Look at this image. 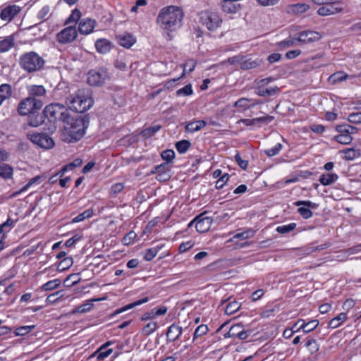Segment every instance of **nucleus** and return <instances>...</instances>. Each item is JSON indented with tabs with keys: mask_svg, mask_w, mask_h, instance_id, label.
I'll return each mask as SVG.
<instances>
[{
	"mask_svg": "<svg viewBox=\"0 0 361 361\" xmlns=\"http://www.w3.org/2000/svg\"><path fill=\"white\" fill-rule=\"evenodd\" d=\"M182 333H183L182 327L179 326L175 324H172L168 328V330L166 332L167 340L169 341H175L179 338V337L180 336Z\"/></svg>",
	"mask_w": 361,
	"mask_h": 361,
	"instance_id": "19",
	"label": "nucleus"
},
{
	"mask_svg": "<svg viewBox=\"0 0 361 361\" xmlns=\"http://www.w3.org/2000/svg\"><path fill=\"white\" fill-rule=\"evenodd\" d=\"M20 8L17 5H10L1 10V20L11 21L20 12Z\"/></svg>",
	"mask_w": 361,
	"mask_h": 361,
	"instance_id": "16",
	"label": "nucleus"
},
{
	"mask_svg": "<svg viewBox=\"0 0 361 361\" xmlns=\"http://www.w3.org/2000/svg\"><path fill=\"white\" fill-rule=\"evenodd\" d=\"M93 103L89 90L85 89H79L66 99V104L68 110L71 109L78 113L87 111L92 106Z\"/></svg>",
	"mask_w": 361,
	"mask_h": 361,
	"instance_id": "3",
	"label": "nucleus"
},
{
	"mask_svg": "<svg viewBox=\"0 0 361 361\" xmlns=\"http://www.w3.org/2000/svg\"><path fill=\"white\" fill-rule=\"evenodd\" d=\"M175 156V152L172 149H166L161 153V157L165 161L164 163H168V164L173 162Z\"/></svg>",
	"mask_w": 361,
	"mask_h": 361,
	"instance_id": "39",
	"label": "nucleus"
},
{
	"mask_svg": "<svg viewBox=\"0 0 361 361\" xmlns=\"http://www.w3.org/2000/svg\"><path fill=\"white\" fill-rule=\"evenodd\" d=\"M346 319L347 314L344 312H341L329 322V326L333 329L337 328Z\"/></svg>",
	"mask_w": 361,
	"mask_h": 361,
	"instance_id": "31",
	"label": "nucleus"
},
{
	"mask_svg": "<svg viewBox=\"0 0 361 361\" xmlns=\"http://www.w3.org/2000/svg\"><path fill=\"white\" fill-rule=\"evenodd\" d=\"M12 94V87L8 84H1V103L9 99Z\"/></svg>",
	"mask_w": 361,
	"mask_h": 361,
	"instance_id": "42",
	"label": "nucleus"
},
{
	"mask_svg": "<svg viewBox=\"0 0 361 361\" xmlns=\"http://www.w3.org/2000/svg\"><path fill=\"white\" fill-rule=\"evenodd\" d=\"M280 89L275 86L270 88H264L262 85H258L257 88V94L261 97L273 96L278 94Z\"/></svg>",
	"mask_w": 361,
	"mask_h": 361,
	"instance_id": "24",
	"label": "nucleus"
},
{
	"mask_svg": "<svg viewBox=\"0 0 361 361\" xmlns=\"http://www.w3.org/2000/svg\"><path fill=\"white\" fill-rule=\"evenodd\" d=\"M148 300H149L148 298H143L142 300H137V301H135L134 302L128 304V305H126V306H124V307H121L120 309L116 310L113 314H111V317H113L114 315H116L118 314H120L121 312H123L125 311L130 310V309H132V308H133V307H135L136 306H138V305H142L143 303H145Z\"/></svg>",
	"mask_w": 361,
	"mask_h": 361,
	"instance_id": "26",
	"label": "nucleus"
},
{
	"mask_svg": "<svg viewBox=\"0 0 361 361\" xmlns=\"http://www.w3.org/2000/svg\"><path fill=\"white\" fill-rule=\"evenodd\" d=\"M274 117L271 116H267L259 118H255L253 119H249V118H245V119H240L237 123L240 125L243 124L246 126H259V124L263 123L264 124L269 123L271 121H273Z\"/></svg>",
	"mask_w": 361,
	"mask_h": 361,
	"instance_id": "15",
	"label": "nucleus"
},
{
	"mask_svg": "<svg viewBox=\"0 0 361 361\" xmlns=\"http://www.w3.org/2000/svg\"><path fill=\"white\" fill-rule=\"evenodd\" d=\"M15 45V41L13 35L6 37L1 40V52L7 51Z\"/></svg>",
	"mask_w": 361,
	"mask_h": 361,
	"instance_id": "35",
	"label": "nucleus"
},
{
	"mask_svg": "<svg viewBox=\"0 0 361 361\" xmlns=\"http://www.w3.org/2000/svg\"><path fill=\"white\" fill-rule=\"evenodd\" d=\"M206 126V122L202 120L195 121L189 123L185 126V130L187 133H194L200 130Z\"/></svg>",
	"mask_w": 361,
	"mask_h": 361,
	"instance_id": "28",
	"label": "nucleus"
},
{
	"mask_svg": "<svg viewBox=\"0 0 361 361\" xmlns=\"http://www.w3.org/2000/svg\"><path fill=\"white\" fill-rule=\"evenodd\" d=\"M96 25V21L91 18H84L80 20L78 26V30L81 34L87 35L93 31Z\"/></svg>",
	"mask_w": 361,
	"mask_h": 361,
	"instance_id": "17",
	"label": "nucleus"
},
{
	"mask_svg": "<svg viewBox=\"0 0 361 361\" xmlns=\"http://www.w3.org/2000/svg\"><path fill=\"white\" fill-rule=\"evenodd\" d=\"M161 126L160 125H155L151 127H148L141 131L138 135H153L161 128Z\"/></svg>",
	"mask_w": 361,
	"mask_h": 361,
	"instance_id": "50",
	"label": "nucleus"
},
{
	"mask_svg": "<svg viewBox=\"0 0 361 361\" xmlns=\"http://www.w3.org/2000/svg\"><path fill=\"white\" fill-rule=\"evenodd\" d=\"M111 344V341H108L104 345H102L94 354H92L90 357H97V360L99 361L103 360L108 356H109L113 350L111 348H106L107 346Z\"/></svg>",
	"mask_w": 361,
	"mask_h": 361,
	"instance_id": "18",
	"label": "nucleus"
},
{
	"mask_svg": "<svg viewBox=\"0 0 361 361\" xmlns=\"http://www.w3.org/2000/svg\"><path fill=\"white\" fill-rule=\"evenodd\" d=\"M199 23L209 30L213 31L220 27L222 19L219 13L207 10L199 13Z\"/></svg>",
	"mask_w": 361,
	"mask_h": 361,
	"instance_id": "6",
	"label": "nucleus"
},
{
	"mask_svg": "<svg viewBox=\"0 0 361 361\" xmlns=\"http://www.w3.org/2000/svg\"><path fill=\"white\" fill-rule=\"evenodd\" d=\"M195 221H196V230L199 233L208 231L213 221L211 217L204 216V214H201L196 216Z\"/></svg>",
	"mask_w": 361,
	"mask_h": 361,
	"instance_id": "12",
	"label": "nucleus"
},
{
	"mask_svg": "<svg viewBox=\"0 0 361 361\" xmlns=\"http://www.w3.org/2000/svg\"><path fill=\"white\" fill-rule=\"evenodd\" d=\"M43 114L45 118H47L50 123V126L48 128V132L47 133H38L33 135H49V134H53L56 129V123L57 121H64L70 119V112L66 106L59 103H51L47 105L44 111Z\"/></svg>",
	"mask_w": 361,
	"mask_h": 361,
	"instance_id": "1",
	"label": "nucleus"
},
{
	"mask_svg": "<svg viewBox=\"0 0 361 361\" xmlns=\"http://www.w3.org/2000/svg\"><path fill=\"white\" fill-rule=\"evenodd\" d=\"M341 8H336L333 4L329 3L324 6L320 7L317 10V13L321 16H326L337 13L341 11Z\"/></svg>",
	"mask_w": 361,
	"mask_h": 361,
	"instance_id": "22",
	"label": "nucleus"
},
{
	"mask_svg": "<svg viewBox=\"0 0 361 361\" xmlns=\"http://www.w3.org/2000/svg\"><path fill=\"white\" fill-rule=\"evenodd\" d=\"M250 99L247 98H240L238 101H236L234 104L235 107L241 108L243 110L249 109L251 107V106L249 104Z\"/></svg>",
	"mask_w": 361,
	"mask_h": 361,
	"instance_id": "52",
	"label": "nucleus"
},
{
	"mask_svg": "<svg viewBox=\"0 0 361 361\" xmlns=\"http://www.w3.org/2000/svg\"><path fill=\"white\" fill-rule=\"evenodd\" d=\"M193 93L192 85L190 84L186 85L185 87L178 90L176 92L178 97L180 96H190Z\"/></svg>",
	"mask_w": 361,
	"mask_h": 361,
	"instance_id": "49",
	"label": "nucleus"
},
{
	"mask_svg": "<svg viewBox=\"0 0 361 361\" xmlns=\"http://www.w3.org/2000/svg\"><path fill=\"white\" fill-rule=\"evenodd\" d=\"M93 216V209H88L72 219V223H78Z\"/></svg>",
	"mask_w": 361,
	"mask_h": 361,
	"instance_id": "37",
	"label": "nucleus"
},
{
	"mask_svg": "<svg viewBox=\"0 0 361 361\" xmlns=\"http://www.w3.org/2000/svg\"><path fill=\"white\" fill-rule=\"evenodd\" d=\"M348 120L352 123H361V111L350 114Z\"/></svg>",
	"mask_w": 361,
	"mask_h": 361,
	"instance_id": "64",
	"label": "nucleus"
},
{
	"mask_svg": "<svg viewBox=\"0 0 361 361\" xmlns=\"http://www.w3.org/2000/svg\"><path fill=\"white\" fill-rule=\"evenodd\" d=\"M13 173V168L7 164H1V178L5 180H11V183H13L12 180V176Z\"/></svg>",
	"mask_w": 361,
	"mask_h": 361,
	"instance_id": "30",
	"label": "nucleus"
},
{
	"mask_svg": "<svg viewBox=\"0 0 361 361\" xmlns=\"http://www.w3.org/2000/svg\"><path fill=\"white\" fill-rule=\"evenodd\" d=\"M319 325V321L318 320H312L310 321L307 323H305V333H309L312 331H313L314 329L317 327Z\"/></svg>",
	"mask_w": 361,
	"mask_h": 361,
	"instance_id": "61",
	"label": "nucleus"
},
{
	"mask_svg": "<svg viewBox=\"0 0 361 361\" xmlns=\"http://www.w3.org/2000/svg\"><path fill=\"white\" fill-rule=\"evenodd\" d=\"M110 78L105 69L90 70L87 73V83L92 86H102Z\"/></svg>",
	"mask_w": 361,
	"mask_h": 361,
	"instance_id": "8",
	"label": "nucleus"
},
{
	"mask_svg": "<svg viewBox=\"0 0 361 361\" xmlns=\"http://www.w3.org/2000/svg\"><path fill=\"white\" fill-rule=\"evenodd\" d=\"M65 129L68 132L69 135H81L85 133V129L89 125V119L87 116L73 118L70 115V119L64 121Z\"/></svg>",
	"mask_w": 361,
	"mask_h": 361,
	"instance_id": "5",
	"label": "nucleus"
},
{
	"mask_svg": "<svg viewBox=\"0 0 361 361\" xmlns=\"http://www.w3.org/2000/svg\"><path fill=\"white\" fill-rule=\"evenodd\" d=\"M183 18L182 10L179 7L171 6L161 10L157 21L161 28L173 31L181 26Z\"/></svg>",
	"mask_w": 361,
	"mask_h": 361,
	"instance_id": "2",
	"label": "nucleus"
},
{
	"mask_svg": "<svg viewBox=\"0 0 361 361\" xmlns=\"http://www.w3.org/2000/svg\"><path fill=\"white\" fill-rule=\"evenodd\" d=\"M97 51L100 54H106L111 49V43L106 39H99L95 42Z\"/></svg>",
	"mask_w": 361,
	"mask_h": 361,
	"instance_id": "23",
	"label": "nucleus"
},
{
	"mask_svg": "<svg viewBox=\"0 0 361 361\" xmlns=\"http://www.w3.org/2000/svg\"><path fill=\"white\" fill-rule=\"evenodd\" d=\"M157 329V323L155 322H151L147 324L142 329V334L147 336L152 334Z\"/></svg>",
	"mask_w": 361,
	"mask_h": 361,
	"instance_id": "44",
	"label": "nucleus"
},
{
	"mask_svg": "<svg viewBox=\"0 0 361 361\" xmlns=\"http://www.w3.org/2000/svg\"><path fill=\"white\" fill-rule=\"evenodd\" d=\"M235 160L242 169L245 170L247 168L248 161L247 160H243L238 152H237L236 154L235 155Z\"/></svg>",
	"mask_w": 361,
	"mask_h": 361,
	"instance_id": "63",
	"label": "nucleus"
},
{
	"mask_svg": "<svg viewBox=\"0 0 361 361\" xmlns=\"http://www.w3.org/2000/svg\"><path fill=\"white\" fill-rule=\"evenodd\" d=\"M40 180H41L40 176H35V177L31 178L29 180V182L23 188H21L20 190L14 192L12 195H11L9 196V197H13L17 196L18 195L20 194L22 192L25 191L32 185L37 183H39Z\"/></svg>",
	"mask_w": 361,
	"mask_h": 361,
	"instance_id": "38",
	"label": "nucleus"
},
{
	"mask_svg": "<svg viewBox=\"0 0 361 361\" xmlns=\"http://www.w3.org/2000/svg\"><path fill=\"white\" fill-rule=\"evenodd\" d=\"M241 69L249 70L258 66V63L255 61H252L250 59L242 61L240 63Z\"/></svg>",
	"mask_w": 361,
	"mask_h": 361,
	"instance_id": "45",
	"label": "nucleus"
},
{
	"mask_svg": "<svg viewBox=\"0 0 361 361\" xmlns=\"http://www.w3.org/2000/svg\"><path fill=\"white\" fill-rule=\"evenodd\" d=\"M46 90L42 85H32L29 89L30 97H41L44 95Z\"/></svg>",
	"mask_w": 361,
	"mask_h": 361,
	"instance_id": "32",
	"label": "nucleus"
},
{
	"mask_svg": "<svg viewBox=\"0 0 361 361\" xmlns=\"http://www.w3.org/2000/svg\"><path fill=\"white\" fill-rule=\"evenodd\" d=\"M306 347L308 348L311 354H314L319 350V345L315 339H310L306 343Z\"/></svg>",
	"mask_w": 361,
	"mask_h": 361,
	"instance_id": "56",
	"label": "nucleus"
},
{
	"mask_svg": "<svg viewBox=\"0 0 361 361\" xmlns=\"http://www.w3.org/2000/svg\"><path fill=\"white\" fill-rule=\"evenodd\" d=\"M233 0H222L221 6L222 11L226 13H235L240 10V5L235 4Z\"/></svg>",
	"mask_w": 361,
	"mask_h": 361,
	"instance_id": "20",
	"label": "nucleus"
},
{
	"mask_svg": "<svg viewBox=\"0 0 361 361\" xmlns=\"http://www.w3.org/2000/svg\"><path fill=\"white\" fill-rule=\"evenodd\" d=\"M78 32L75 26H68L56 35V39L60 44L73 42L77 37Z\"/></svg>",
	"mask_w": 361,
	"mask_h": 361,
	"instance_id": "9",
	"label": "nucleus"
},
{
	"mask_svg": "<svg viewBox=\"0 0 361 361\" xmlns=\"http://www.w3.org/2000/svg\"><path fill=\"white\" fill-rule=\"evenodd\" d=\"M208 327L207 325L201 324L195 329L193 334V340L197 339L199 337H201L205 335L208 332Z\"/></svg>",
	"mask_w": 361,
	"mask_h": 361,
	"instance_id": "48",
	"label": "nucleus"
},
{
	"mask_svg": "<svg viewBox=\"0 0 361 361\" xmlns=\"http://www.w3.org/2000/svg\"><path fill=\"white\" fill-rule=\"evenodd\" d=\"M60 284L61 281L59 279H54L44 283L42 286V288L45 291L51 290L53 289L58 288L60 286Z\"/></svg>",
	"mask_w": 361,
	"mask_h": 361,
	"instance_id": "46",
	"label": "nucleus"
},
{
	"mask_svg": "<svg viewBox=\"0 0 361 361\" xmlns=\"http://www.w3.org/2000/svg\"><path fill=\"white\" fill-rule=\"evenodd\" d=\"M175 147L180 154H184L191 147V143L188 140H182L180 141L176 142Z\"/></svg>",
	"mask_w": 361,
	"mask_h": 361,
	"instance_id": "33",
	"label": "nucleus"
},
{
	"mask_svg": "<svg viewBox=\"0 0 361 361\" xmlns=\"http://www.w3.org/2000/svg\"><path fill=\"white\" fill-rule=\"evenodd\" d=\"M228 178L229 176L228 173H225L223 176H221L216 182V188L217 189L222 188L228 181Z\"/></svg>",
	"mask_w": 361,
	"mask_h": 361,
	"instance_id": "62",
	"label": "nucleus"
},
{
	"mask_svg": "<svg viewBox=\"0 0 361 361\" xmlns=\"http://www.w3.org/2000/svg\"><path fill=\"white\" fill-rule=\"evenodd\" d=\"M281 149H282V144L278 143L275 147L265 149L264 153L268 157H273V156L279 154Z\"/></svg>",
	"mask_w": 361,
	"mask_h": 361,
	"instance_id": "57",
	"label": "nucleus"
},
{
	"mask_svg": "<svg viewBox=\"0 0 361 361\" xmlns=\"http://www.w3.org/2000/svg\"><path fill=\"white\" fill-rule=\"evenodd\" d=\"M295 204L298 207L305 206L306 207H299L298 209V212L304 218L309 219L312 216V212L310 209V208H316L317 204L312 202L310 200L306 201H298L295 203Z\"/></svg>",
	"mask_w": 361,
	"mask_h": 361,
	"instance_id": "13",
	"label": "nucleus"
},
{
	"mask_svg": "<svg viewBox=\"0 0 361 361\" xmlns=\"http://www.w3.org/2000/svg\"><path fill=\"white\" fill-rule=\"evenodd\" d=\"M19 63L23 70L31 73L39 71L44 66V61L36 52L30 51L20 56Z\"/></svg>",
	"mask_w": 361,
	"mask_h": 361,
	"instance_id": "4",
	"label": "nucleus"
},
{
	"mask_svg": "<svg viewBox=\"0 0 361 361\" xmlns=\"http://www.w3.org/2000/svg\"><path fill=\"white\" fill-rule=\"evenodd\" d=\"M240 307V304L237 301H233L227 305L225 309V313L231 315L236 312Z\"/></svg>",
	"mask_w": 361,
	"mask_h": 361,
	"instance_id": "43",
	"label": "nucleus"
},
{
	"mask_svg": "<svg viewBox=\"0 0 361 361\" xmlns=\"http://www.w3.org/2000/svg\"><path fill=\"white\" fill-rule=\"evenodd\" d=\"M158 252V250L155 247L149 248L145 250L144 259L146 261H151Z\"/></svg>",
	"mask_w": 361,
	"mask_h": 361,
	"instance_id": "59",
	"label": "nucleus"
},
{
	"mask_svg": "<svg viewBox=\"0 0 361 361\" xmlns=\"http://www.w3.org/2000/svg\"><path fill=\"white\" fill-rule=\"evenodd\" d=\"M30 141L44 149H51L55 145L51 137H30Z\"/></svg>",
	"mask_w": 361,
	"mask_h": 361,
	"instance_id": "14",
	"label": "nucleus"
},
{
	"mask_svg": "<svg viewBox=\"0 0 361 361\" xmlns=\"http://www.w3.org/2000/svg\"><path fill=\"white\" fill-rule=\"evenodd\" d=\"M322 37L320 32L313 30H305L298 33V41L303 44H310L319 41Z\"/></svg>",
	"mask_w": 361,
	"mask_h": 361,
	"instance_id": "11",
	"label": "nucleus"
},
{
	"mask_svg": "<svg viewBox=\"0 0 361 361\" xmlns=\"http://www.w3.org/2000/svg\"><path fill=\"white\" fill-rule=\"evenodd\" d=\"M296 228L295 223H290L287 225L279 226L276 228V231L281 234L288 233Z\"/></svg>",
	"mask_w": 361,
	"mask_h": 361,
	"instance_id": "47",
	"label": "nucleus"
},
{
	"mask_svg": "<svg viewBox=\"0 0 361 361\" xmlns=\"http://www.w3.org/2000/svg\"><path fill=\"white\" fill-rule=\"evenodd\" d=\"M42 106L43 103L40 99L28 97L19 103L18 111L20 115H34Z\"/></svg>",
	"mask_w": 361,
	"mask_h": 361,
	"instance_id": "7",
	"label": "nucleus"
},
{
	"mask_svg": "<svg viewBox=\"0 0 361 361\" xmlns=\"http://www.w3.org/2000/svg\"><path fill=\"white\" fill-rule=\"evenodd\" d=\"M340 152L344 154V159L346 160H353L360 156V149L354 147L346 148L341 150Z\"/></svg>",
	"mask_w": 361,
	"mask_h": 361,
	"instance_id": "27",
	"label": "nucleus"
},
{
	"mask_svg": "<svg viewBox=\"0 0 361 361\" xmlns=\"http://www.w3.org/2000/svg\"><path fill=\"white\" fill-rule=\"evenodd\" d=\"M338 179V176L336 173L322 174L319 178V182L323 185H329Z\"/></svg>",
	"mask_w": 361,
	"mask_h": 361,
	"instance_id": "29",
	"label": "nucleus"
},
{
	"mask_svg": "<svg viewBox=\"0 0 361 361\" xmlns=\"http://www.w3.org/2000/svg\"><path fill=\"white\" fill-rule=\"evenodd\" d=\"M302 132L304 133H310L311 132L317 134H321L324 132L325 127L322 125H312L310 129L308 127H304Z\"/></svg>",
	"mask_w": 361,
	"mask_h": 361,
	"instance_id": "41",
	"label": "nucleus"
},
{
	"mask_svg": "<svg viewBox=\"0 0 361 361\" xmlns=\"http://www.w3.org/2000/svg\"><path fill=\"white\" fill-rule=\"evenodd\" d=\"M44 118H45L44 115H37L34 116V115L31 114L28 117V123L31 126L37 127L44 122Z\"/></svg>",
	"mask_w": 361,
	"mask_h": 361,
	"instance_id": "36",
	"label": "nucleus"
},
{
	"mask_svg": "<svg viewBox=\"0 0 361 361\" xmlns=\"http://www.w3.org/2000/svg\"><path fill=\"white\" fill-rule=\"evenodd\" d=\"M255 231L252 228H248L241 233H236L233 235L232 238L229 240V241H233L234 239H247L253 237L255 235Z\"/></svg>",
	"mask_w": 361,
	"mask_h": 361,
	"instance_id": "34",
	"label": "nucleus"
},
{
	"mask_svg": "<svg viewBox=\"0 0 361 361\" xmlns=\"http://www.w3.org/2000/svg\"><path fill=\"white\" fill-rule=\"evenodd\" d=\"M310 8L309 5L306 4H296L292 6V11L295 13H302Z\"/></svg>",
	"mask_w": 361,
	"mask_h": 361,
	"instance_id": "55",
	"label": "nucleus"
},
{
	"mask_svg": "<svg viewBox=\"0 0 361 361\" xmlns=\"http://www.w3.org/2000/svg\"><path fill=\"white\" fill-rule=\"evenodd\" d=\"M73 264L72 257H66L59 263V269L63 271L70 268Z\"/></svg>",
	"mask_w": 361,
	"mask_h": 361,
	"instance_id": "54",
	"label": "nucleus"
},
{
	"mask_svg": "<svg viewBox=\"0 0 361 361\" xmlns=\"http://www.w3.org/2000/svg\"><path fill=\"white\" fill-rule=\"evenodd\" d=\"M336 130L340 133V135H353L357 133V128L348 123H344L336 127Z\"/></svg>",
	"mask_w": 361,
	"mask_h": 361,
	"instance_id": "25",
	"label": "nucleus"
},
{
	"mask_svg": "<svg viewBox=\"0 0 361 361\" xmlns=\"http://www.w3.org/2000/svg\"><path fill=\"white\" fill-rule=\"evenodd\" d=\"M250 334V331H245L241 324L233 325L229 331L224 334L225 338H237L240 340L246 339Z\"/></svg>",
	"mask_w": 361,
	"mask_h": 361,
	"instance_id": "10",
	"label": "nucleus"
},
{
	"mask_svg": "<svg viewBox=\"0 0 361 361\" xmlns=\"http://www.w3.org/2000/svg\"><path fill=\"white\" fill-rule=\"evenodd\" d=\"M35 328V325L23 326L16 329L14 334L16 336H24L27 334Z\"/></svg>",
	"mask_w": 361,
	"mask_h": 361,
	"instance_id": "51",
	"label": "nucleus"
},
{
	"mask_svg": "<svg viewBox=\"0 0 361 361\" xmlns=\"http://www.w3.org/2000/svg\"><path fill=\"white\" fill-rule=\"evenodd\" d=\"M94 305L91 301H87L85 303L80 305L77 308V312L80 313H85L90 311Z\"/></svg>",
	"mask_w": 361,
	"mask_h": 361,
	"instance_id": "58",
	"label": "nucleus"
},
{
	"mask_svg": "<svg viewBox=\"0 0 361 361\" xmlns=\"http://www.w3.org/2000/svg\"><path fill=\"white\" fill-rule=\"evenodd\" d=\"M50 8L48 6H44L38 13L37 18L42 20H46L49 18Z\"/></svg>",
	"mask_w": 361,
	"mask_h": 361,
	"instance_id": "60",
	"label": "nucleus"
},
{
	"mask_svg": "<svg viewBox=\"0 0 361 361\" xmlns=\"http://www.w3.org/2000/svg\"><path fill=\"white\" fill-rule=\"evenodd\" d=\"M81 17V12L78 9H74L71 15L66 20L65 24H70L71 23H77Z\"/></svg>",
	"mask_w": 361,
	"mask_h": 361,
	"instance_id": "53",
	"label": "nucleus"
},
{
	"mask_svg": "<svg viewBox=\"0 0 361 361\" xmlns=\"http://www.w3.org/2000/svg\"><path fill=\"white\" fill-rule=\"evenodd\" d=\"M118 44L126 48L131 47L136 42V39L130 34L121 35L117 37Z\"/></svg>",
	"mask_w": 361,
	"mask_h": 361,
	"instance_id": "21",
	"label": "nucleus"
},
{
	"mask_svg": "<svg viewBox=\"0 0 361 361\" xmlns=\"http://www.w3.org/2000/svg\"><path fill=\"white\" fill-rule=\"evenodd\" d=\"M298 41V37H294L291 39H286L285 40L281 41L277 43V46L280 49H286L287 47H294L296 45Z\"/></svg>",
	"mask_w": 361,
	"mask_h": 361,
	"instance_id": "40",
	"label": "nucleus"
}]
</instances>
